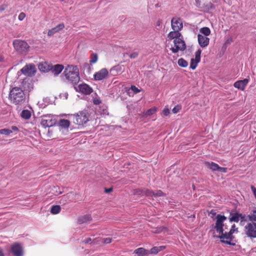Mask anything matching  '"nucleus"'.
Returning <instances> with one entry per match:
<instances>
[{
  "label": "nucleus",
  "instance_id": "obj_1",
  "mask_svg": "<svg viewBox=\"0 0 256 256\" xmlns=\"http://www.w3.org/2000/svg\"><path fill=\"white\" fill-rule=\"evenodd\" d=\"M216 222L214 228L217 233L219 234L218 238L221 240V242L223 243L234 245L231 242L233 239L232 234L235 230H237L238 228H236L234 224H232L229 230L226 226H224V222L226 220V217L224 216L218 214L216 218Z\"/></svg>",
  "mask_w": 256,
  "mask_h": 256
},
{
  "label": "nucleus",
  "instance_id": "obj_2",
  "mask_svg": "<svg viewBox=\"0 0 256 256\" xmlns=\"http://www.w3.org/2000/svg\"><path fill=\"white\" fill-rule=\"evenodd\" d=\"M182 34L180 30H173L170 32L168 34V38L169 40H174V47H172L170 50L174 54L178 52V51H184L186 48V45L184 41L182 40Z\"/></svg>",
  "mask_w": 256,
  "mask_h": 256
},
{
  "label": "nucleus",
  "instance_id": "obj_3",
  "mask_svg": "<svg viewBox=\"0 0 256 256\" xmlns=\"http://www.w3.org/2000/svg\"><path fill=\"white\" fill-rule=\"evenodd\" d=\"M9 99L14 104H21L26 100V94L22 88L15 86L12 88L9 94Z\"/></svg>",
  "mask_w": 256,
  "mask_h": 256
},
{
  "label": "nucleus",
  "instance_id": "obj_4",
  "mask_svg": "<svg viewBox=\"0 0 256 256\" xmlns=\"http://www.w3.org/2000/svg\"><path fill=\"white\" fill-rule=\"evenodd\" d=\"M64 74L66 80L74 84H77L80 80L79 70L76 66H68L64 70Z\"/></svg>",
  "mask_w": 256,
  "mask_h": 256
},
{
  "label": "nucleus",
  "instance_id": "obj_5",
  "mask_svg": "<svg viewBox=\"0 0 256 256\" xmlns=\"http://www.w3.org/2000/svg\"><path fill=\"white\" fill-rule=\"evenodd\" d=\"M89 120V114L87 110H83L73 114V122L78 125H83Z\"/></svg>",
  "mask_w": 256,
  "mask_h": 256
},
{
  "label": "nucleus",
  "instance_id": "obj_6",
  "mask_svg": "<svg viewBox=\"0 0 256 256\" xmlns=\"http://www.w3.org/2000/svg\"><path fill=\"white\" fill-rule=\"evenodd\" d=\"M14 50L22 54L26 53L28 51L30 46L28 43L21 40H14L12 42Z\"/></svg>",
  "mask_w": 256,
  "mask_h": 256
},
{
  "label": "nucleus",
  "instance_id": "obj_7",
  "mask_svg": "<svg viewBox=\"0 0 256 256\" xmlns=\"http://www.w3.org/2000/svg\"><path fill=\"white\" fill-rule=\"evenodd\" d=\"M244 232L248 238H256V222H248L244 226Z\"/></svg>",
  "mask_w": 256,
  "mask_h": 256
},
{
  "label": "nucleus",
  "instance_id": "obj_8",
  "mask_svg": "<svg viewBox=\"0 0 256 256\" xmlns=\"http://www.w3.org/2000/svg\"><path fill=\"white\" fill-rule=\"evenodd\" d=\"M56 123V119L54 118L53 116L50 114L42 116L40 122L41 124L45 128L52 126Z\"/></svg>",
  "mask_w": 256,
  "mask_h": 256
},
{
  "label": "nucleus",
  "instance_id": "obj_9",
  "mask_svg": "<svg viewBox=\"0 0 256 256\" xmlns=\"http://www.w3.org/2000/svg\"><path fill=\"white\" fill-rule=\"evenodd\" d=\"M20 70L23 74L32 76L35 74L36 70L34 64H29L26 65Z\"/></svg>",
  "mask_w": 256,
  "mask_h": 256
},
{
  "label": "nucleus",
  "instance_id": "obj_10",
  "mask_svg": "<svg viewBox=\"0 0 256 256\" xmlns=\"http://www.w3.org/2000/svg\"><path fill=\"white\" fill-rule=\"evenodd\" d=\"M171 26L173 30H181L183 28L182 19L178 17H174L171 20Z\"/></svg>",
  "mask_w": 256,
  "mask_h": 256
},
{
  "label": "nucleus",
  "instance_id": "obj_11",
  "mask_svg": "<svg viewBox=\"0 0 256 256\" xmlns=\"http://www.w3.org/2000/svg\"><path fill=\"white\" fill-rule=\"evenodd\" d=\"M205 165L212 171H218L222 172H226L227 168L220 166L214 162H206Z\"/></svg>",
  "mask_w": 256,
  "mask_h": 256
},
{
  "label": "nucleus",
  "instance_id": "obj_12",
  "mask_svg": "<svg viewBox=\"0 0 256 256\" xmlns=\"http://www.w3.org/2000/svg\"><path fill=\"white\" fill-rule=\"evenodd\" d=\"M201 50H198L195 52V58H192L190 60V68L194 70L197 67L198 63L200 60Z\"/></svg>",
  "mask_w": 256,
  "mask_h": 256
},
{
  "label": "nucleus",
  "instance_id": "obj_13",
  "mask_svg": "<svg viewBox=\"0 0 256 256\" xmlns=\"http://www.w3.org/2000/svg\"><path fill=\"white\" fill-rule=\"evenodd\" d=\"M108 74V70L106 68L101 69L94 74V78L96 80H101L107 77Z\"/></svg>",
  "mask_w": 256,
  "mask_h": 256
},
{
  "label": "nucleus",
  "instance_id": "obj_14",
  "mask_svg": "<svg viewBox=\"0 0 256 256\" xmlns=\"http://www.w3.org/2000/svg\"><path fill=\"white\" fill-rule=\"evenodd\" d=\"M33 84L32 80L30 78H26L23 79L22 82V88L24 90L30 91L33 89Z\"/></svg>",
  "mask_w": 256,
  "mask_h": 256
},
{
  "label": "nucleus",
  "instance_id": "obj_15",
  "mask_svg": "<svg viewBox=\"0 0 256 256\" xmlns=\"http://www.w3.org/2000/svg\"><path fill=\"white\" fill-rule=\"evenodd\" d=\"M12 253L16 256H22L23 250L21 245L19 244H14L11 248Z\"/></svg>",
  "mask_w": 256,
  "mask_h": 256
},
{
  "label": "nucleus",
  "instance_id": "obj_16",
  "mask_svg": "<svg viewBox=\"0 0 256 256\" xmlns=\"http://www.w3.org/2000/svg\"><path fill=\"white\" fill-rule=\"evenodd\" d=\"M245 216L238 212L230 214V221L238 222L240 220L241 222L244 220Z\"/></svg>",
  "mask_w": 256,
  "mask_h": 256
},
{
  "label": "nucleus",
  "instance_id": "obj_17",
  "mask_svg": "<svg viewBox=\"0 0 256 256\" xmlns=\"http://www.w3.org/2000/svg\"><path fill=\"white\" fill-rule=\"evenodd\" d=\"M79 92L84 94H90L92 92V89L88 84H82L78 86Z\"/></svg>",
  "mask_w": 256,
  "mask_h": 256
},
{
  "label": "nucleus",
  "instance_id": "obj_18",
  "mask_svg": "<svg viewBox=\"0 0 256 256\" xmlns=\"http://www.w3.org/2000/svg\"><path fill=\"white\" fill-rule=\"evenodd\" d=\"M248 82V79L244 78L243 80H240L236 82L234 84V86L238 90H244Z\"/></svg>",
  "mask_w": 256,
  "mask_h": 256
},
{
  "label": "nucleus",
  "instance_id": "obj_19",
  "mask_svg": "<svg viewBox=\"0 0 256 256\" xmlns=\"http://www.w3.org/2000/svg\"><path fill=\"white\" fill-rule=\"evenodd\" d=\"M64 28V23H61L58 24L54 28L49 30L48 32V36H52Z\"/></svg>",
  "mask_w": 256,
  "mask_h": 256
},
{
  "label": "nucleus",
  "instance_id": "obj_20",
  "mask_svg": "<svg viewBox=\"0 0 256 256\" xmlns=\"http://www.w3.org/2000/svg\"><path fill=\"white\" fill-rule=\"evenodd\" d=\"M198 44L201 47L205 48L209 44L210 39L206 36L198 34Z\"/></svg>",
  "mask_w": 256,
  "mask_h": 256
},
{
  "label": "nucleus",
  "instance_id": "obj_21",
  "mask_svg": "<svg viewBox=\"0 0 256 256\" xmlns=\"http://www.w3.org/2000/svg\"><path fill=\"white\" fill-rule=\"evenodd\" d=\"M38 68L40 70L46 72L51 70L52 66H50L48 63L44 62L40 63L38 66Z\"/></svg>",
  "mask_w": 256,
  "mask_h": 256
},
{
  "label": "nucleus",
  "instance_id": "obj_22",
  "mask_svg": "<svg viewBox=\"0 0 256 256\" xmlns=\"http://www.w3.org/2000/svg\"><path fill=\"white\" fill-rule=\"evenodd\" d=\"M64 69V66L62 64H56L54 66H52L51 69L52 73L56 75L60 74Z\"/></svg>",
  "mask_w": 256,
  "mask_h": 256
},
{
  "label": "nucleus",
  "instance_id": "obj_23",
  "mask_svg": "<svg viewBox=\"0 0 256 256\" xmlns=\"http://www.w3.org/2000/svg\"><path fill=\"white\" fill-rule=\"evenodd\" d=\"M134 253L139 256H144L149 254V250H146L143 248H139L134 251Z\"/></svg>",
  "mask_w": 256,
  "mask_h": 256
},
{
  "label": "nucleus",
  "instance_id": "obj_24",
  "mask_svg": "<svg viewBox=\"0 0 256 256\" xmlns=\"http://www.w3.org/2000/svg\"><path fill=\"white\" fill-rule=\"evenodd\" d=\"M166 248L165 246H154L150 250H149V254H157L158 252L162 250H163Z\"/></svg>",
  "mask_w": 256,
  "mask_h": 256
},
{
  "label": "nucleus",
  "instance_id": "obj_25",
  "mask_svg": "<svg viewBox=\"0 0 256 256\" xmlns=\"http://www.w3.org/2000/svg\"><path fill=\"white\" fill-rule=\"evenodd\" d=\"M140 192V194L145 195L146 196L153 197L154 196V191L144 188L142 190H137V192Z\"/></svg>",
  "mask_w": 256,
  "mask_h": 256
},
{
  "label": "nucleus",
  "instance_id": "obj_26",
  "mask_svg": "<svg viewBox=\"0 0 256 256\" xmlns=\"http://www.w3.org/2000/svg\"><path fill=\"white\" fill-rule=\"evenodd\" d=\"M92 220V217L90 214H86L78 218V221L80 224H83L90 222Z\"/></svg>",
  "mask_w": 256,
  "mask_h": 256
},
{
  "label": "nucleus",
  "instance_id": "obj_27",
  "mask_svg": "<svg viewBox=\"0 0 256 256\" xmlns=\"http://www.w3.org/2000/svg\"><path fill=\"white\" fill-rule=\"evenodd\" d=\"M21 116L25 120H28L31 117V112L27 110H23L21 113Z\"/></svg>",
  "mask_w": 256,
  "mask_h": 256
},
{
  "label": "nucleus",
  "instance_id": "obj_28",
  "mask_svg": "<svg viewBox=\"0 0 256 256\" xmlns=\"http://www.w3.org/2000/svg\"><path fill=\"white\" fill-rule=\"evenodd\" d=\"M70 124V121L67 120H61L59 122V125L62 128H68L69 127Z\"/></svg>",
  "mask_w": 256,
  "mask_h": 256
},
{
  "label": "nucleus",
  "instance_id": "obj_29",
  "mask_svg": "<svg viewBox=\"0 0 256 256\" xmlns=\"http://www.w3.org/2000/svg\"><path fill=\"white\" fill-rule=\"evenodd\" d=\"M98 60V54L96 53H92L90 55V64H92L97 62Z\"/></svg>",
  "mask_w": 256,
  "mask_h": 256
},
{
  "label": "nucleus",
  "instance_id": "obj_30",
  "mask_svg": "<svg viewBox=\"0 0 256 256\" xmlns=\"http://www.w3.org/2000/svg\"><path fill=\"white\" fill-rule=\"evenodd\" d=\"M200 32L204 34V36H208L210 34V30L208 27H203L200 30Z\"/></svg>",
  "mask_w": 256,
  "mask_h": 256
},
{
  "label": "nucleus",
  "instance_id": "obj_31",
  "mask_svg": "<svg viewBox=\"0 0 256 256\" xmlns=\"http://www.w3.org/2000/svg\"><path fill=\"white\" fill-rule=\"evenodd\" d=\"M60 206L56 205L52 206L50 212L52 214H57L60 212Z\"/></svg>",
  "mask_w": 256,
  "mask_h": 256
},
{
  "label": "nucleus",
  "instance_id": "obj_32",
  "mask_svg": "<svg viewBox=\"0 0 256 256\" xmlns=\"http://www.w3.org/2000/svg\"><path fill=\"white\" fill-rule=\"evenodd\" d=\"M178 64L183 68H186L188 66V62L183 58H180L178 60Z\"/></svg>",
  "mask_w": 256,
  "mask_h": 256
},
{
  "label": "nucleus",
  "instance_id": "obj_33",
  "mask_svg": "<svg viewBox=\"0 0 256 256\" xmlns=\"http://www.w3.org/2000/svg\"><path fill=\"white\" fill-rule=\"evenodd\" d=\"M156 112V108L154 107L148 110L146 113V116H150L151 115L154 114Z\"/></svg>",
  "mask_w": 256,
  "mask_h": 256
},
{
  "label": "nucleus",
  "instance_id": "obj_34",
  "mask_svg": "<svg viewBox=\"0 0 256 256\" xmlns=\"http://www.w3.org/2000/svg\"><path fill=\"white\" fill-rule=\"evenodd\" d=\"M12 133V131L10 130L4 128L0 130V134H5V135H9Z\"/></svg>",
  "mask_w": 256,
  "mask_h": 256
},
{
  "label": "nucleus",
  "instance_id": "obj_35",
  "mask_svg": "<svg viewBox=\"0 0 256 256\" xmlns=\"http://www.w3.org/2000/svg\"><path fill=\"white\" fill-rule=\"evenodd\" d=\"M164 196V193L162 192L160 190H158L156 191H154V197H158V196Z\"/></svg>",
  "mask_w": 256,
  "mask_h": 256
},
{
  "label": "nucleus",
  "instance_id": "obj_36",
  "mask_svg": "<svg viewBox=\"0 0 256 256\" xmlns=\"http://www.w3.org/2000/svg\"><path fill=\"white\" fill-rule=\"evenodd\" d=\"M92 102L94 104L96 105H98L102 102V100L99 97L94 98Z\"/></svg>",
  "mask_w": 256,
  "mask_h": 256
},
{
  "label": "nucleus",
  "instance_id": "obj_37",
  "mask_svg": "<svg viewBox=\"0 0 256 256\" xmlns=\"http://www.w3.org/2000/svg\"><path fill=\"white\" fill-rule=\"evenodd\" d=\"M248 218L250 222H256V214H249L248 215Z\"/></svg>",
  "mask_w": 256,
  "mask_h": 256
},
{
  "label": "nucleus",
  "instance_id": "obj_38",
  "mask_svg": "<svg viewBox=\"0 0 256 256\" xmlns=\"http://www.w3.org/2000/svg\"><path fill=\"white\" fill-rule=\"evenodd\" d=\"M170 112L169 109L168 108H165L162 110V116L163 117H164V116H168L170 114Z\"/></svg>",
  "mask_w": 256,
  "mask_h": 256
},
{
  "label": "nucleus",
  "instance_id": "obj_39",
  "mask_svg": "<svg viewBox=\"0 0 256 256\" xmlns=\"http://www.w3.org/2000/svg\"><path fill=\"white\" fill-rule=\"evenodd\" d=\"M181 109V106L177 105L175 106L172 110V112L174 114L178 113Z\"/></svg>",
  "mask_w": 256,
  "mask_h": 256
},
{
  "label": "nucleus",
  "instance_id": "obj_40",
  "mask_svg": "<svg viewBox=\"0 0 256 256\" xmlns=\"http://www.w3.org/2000/svg\"><path fill=\"white\" fill-rule=\"evenodd\" d=\"M112 242V238H106L102 239V242L105 244H108Z\"/></svg>",
  "mask_w": 256,
  "mask_h": 256
},
{
  "label": "nucleus",
  "instance_id": "obj_41",
  "mask_svg": "<svg viewBox=\"0 0 256 256\" xmlns=\"http://www.w3.org/2000/svg\"><path fill=\"white\" fill-rule=\"evenodd\" d=\"M26 14L24 12H22L19 14L18 16V19L19 20L22 21L24 20V18H26Z\"/></svg>",
  "mask_w": 256,
  "mask_h": 256
},
{
  "label": "nucleus",
  "instance_id": "obj_42",
  "mask_svg": "<svg viewBox=\"0 0 256 256\" xmlns=\"http://www.w3.org/2000/svg\"><path fill=\"white\" fill-rule=\"evenodd\" d=\"M131 90L135 93V94H137V93H138L140 92V90L138 89V88H136V86H131Z\"/></svg>",
  "mask_w": 256,
  "mask_h": 256
},
{
  "label": "nucleus",
  "instance_id": "obj_43",
  "mask_svg": "<svg viewBox=\"0 0 256 256\" xmlns=\"http://www.w3.org/2000/svg\"><path fill=\"white\" fill-rule=\"evenodd\" d=\"M92 242L94 244H96V242H94V240H92V238H86L84 240V242L85 244H89L91 243Z\"/></svg>",
  "mask_w": 256,
  "mask_h": 256
},
{
  "label": "nucleus",
  "instance_id": "obj_44",
  "mask_svg": "<svg viewBox=\"0 0 256 256\" xmlns=\"http://www.w3.org/2000/svg\"><path fill=\"white\" fill-rule=\"evenodd\" d=\"M138 52H134L132 54H131L129 56L131 58H135L138 57Z\"/></svg>",
  "mask_w": 256,
  "mask_h": 256
},
{
  "label": "nucleus",
  "instance_id": "obj_45",
  "mask_svg": "<svg viewBox=\"0 0 256 256\" xmlns=\"http://www.w3.org/2000/svg\"><path fill=\"white\" fill-rule=\"evenodd\" d=\"M8 8V6L6 4H2L0 6V12H4L5 10Z\"/></svg>",
  "mask_w": 256,
  "mask_h": 256
},
{
  "label": "nucleus",
  "instance_id": "obj_46",
  "mask_svg": "<svg viewBox=\"0 0 256 256\" xmlns=\"http://www.w3.org/2000/svg\"><path fill=\"white\" fill-rule=\"evenodd\" d=\"M112 190V188H106L105 189V192H106V193L111 192Z\"/></svg>",
  "mask_w": 256,
  "mask_h": 256
},
{
  "label": "nucleus",
  "instance_id": "obj_47",
  "mask_svg": "<svg viewBox=\"0 0 256 256\" xmlns=\"http://www.w3.org/2000/svg\"><path fill=\"white\" fill-rule=\"evenodd\" d=\"M210 214H212V216H215L216 214V212L214 210H212L210 212Z\"/></svg>",
  "mask_w": 256,
  "mask_h": 256
},
{
  "label": "nucleus",
  "instance_id": "obj_48",
  "mask_svg": "<svg viewBox=\"0 0 256 256\" xmlns=\"http://www.w3.org/2000/svg\"><path fill=\"white\" fill-rule=\"evenodd\" d=\"M0 256H4L2 250L0 248Z\"/></svg>",
  "mask_w": 256,
  "mask_h": 256
},
{
  "label": "nucleus",
  "instance_id": "obj_49",
  "mask_svg": "<svg viewBox=\"0 0 256 256\" xmlns=\"http://www.w3.org/2000/svg\"><path fill=\"white\" fill-rule=\"evenodd\" d=\"M12 129L13 130H18L17 128H16V126H12Z\"/></svg>",
  "mask_w": 256,
  "mask_h": 256
},
{
  "label": "nucleus",
  "instance_id": "obj_50",
  "mask_svg": "<svg viewBox=\"0 0 256 256\" xmlns=\"http://www.w3.org/2000/svg\"><path fill=\"white\" fill-rule=\"evenodd\" d=\"M252 214H256V210H252Z\"/></svg>",
  "mask_w": 256,
  "mask_h": 256
},
{
  "label": "nucleus",
  "instance_id": "obj_51",
  "mask_svg": "<svg viewBox=\"0 0 256 256\" xmlns=\"http://www.w3.org/2000/svg\"><path fill=\"white\" fill-rule=\"evenodd\" d=\"M62 194V192H60L58 193V194Z\"/></svg>",
  "mask_w": 256,
  "mask_h": 256
},
{
  "label": "nucleus",
  "instance_id": "obj_52",
  "mask_svg": "<svg viewBox=\"0 0 256 256\" xmlns=\"http://www.w3.org/2000/svg\"><path fill=\"white\" fill-rule=\"evenodd\" d=\"M156 7H158V4H156Z\"/></svg>",
  "mask_w": 256,
  "mask_h": 256
},
{
  "label": "nucleus",
  "instance_id": "obj_53",
  "mask_svg": "<svg viewBox=\"0 0 256 256\" xmlns=\"http://www.w3.org/2000/svg\"><path fill=\"white\" fill-rule=\"evenodd\" d=\"M61 1H64V0H60Z\"/></svg>",
  "mask_w": 256,
  "mask_h": 256
}]
</instances>
